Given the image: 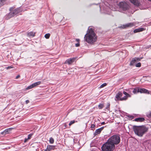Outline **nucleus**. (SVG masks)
<instances>
[{
  "instance_id": "2",
  "label": "nucleus",
  "mask_w": 151,
  "mask_h": 151,
  "mask_svg": "<svg viewBox=\"0 0 151 151\" xmlns=\"http://www.w3.org/2000/svg\"><path fill=\"white\" fill-rule=\"evenodd\" d=\"M133 129L135 134L140 137L142 136L148 130V129L144 126H134Z\"/></svg>"
},
{
  "instance_id": "16",
  "label": "nucleus",
  "mask_w": 151,
  "mask_h": 151,
  "mask_svg": "<svg viewBox=\"0 0 151 151\" xmlns=\"http://www.w3.org/2000/svg\"><path fill=\"white\" fill-rule=\"evenodd\" d=\"M79 39H76V41L74 42V44H75V46L76 47H78L79 46Z\"/></svg>"
},
{
  "instance_id": "11",
  "label": "nucleus",
  "mask_w": 151,
  "mask_h": 151,
  "mask_svg": "<svg viewBox=\"0 0 151 151\" xmlns=\"http://www.w3.org/2000/svg\"><path fill=\"white\" fill-rule=\"evenodd\" d=\"M104 128V127H101V128H99V129H96L95 130L94 133L95 135H96L98 134H99L101 133V131Z\"/></svg>"
},
{
  "instance_id": "5",
  "label": "nucleus",
  "mask_w": 151,
  "mask_h": 151,
  "mask_svg": "<svg viewBox=\"0 0 151 151\" xmlns=\"http://www.w3.org/2000/svg\"><path fill=\"white\" fill-rule=\"evenodd\" d=\"M13 9L12 8H10V10L11 11L6 16V19H8L14 17L21 11L20 8H18L14 9L12 11H11Z\"/></svg>"
},
{
  "instance_id": "35",
  "label": "nucleus",
  "mask_w": 151,
  "mask_h": 151,
  "mask_svg": "<svg viewBox=\"0 0 151 151\" xmlns=\"http://www.w3.org/2000/svg\"><path fill=\"white\" fill-rule=\"evenodd\" d=\"M13 67L12 66H8L7 67V69H9L13 68Z\"/></svg>"
},
{
  "instance_id": "24",
  "label": "nucleus",
  "mask_w": 151,
  "mask_h": 151,
  "mask_svg": "<svg viewBox=\"0 0 151 151\" xmlns=\"http://www.w3.org/2000/svg\"><path fill=\"white\" fill-rule=\"evenodd\" d=\"M104 107V105L103 104H100L98 105V107L99 109H102Z\"/></svg>"
},
{
  "instance_id": "1",
  "label": "nucleus",
  "mask_w": 151,
  "mask_h": 151,
  "mask_svg": "<svg viewBox=\"0 0 151 151\" xmlns=\"http://www.w3.org/2000/svg\"><path fill=\"white\" fill-rule=\"evenodd\" d=\"M84 39L88 43L93 45L96 42L97 37L93 29L91 28H88V32L84 36Z\"/></svg>"
},
{
  "instance_id": "43",
  "label": "nucleus",
  "mask_w": 151,
  "mask_h": 151,
  "mask_svg": "<svg viewBox=\"0 0 151 151\" xmlns=\"http://www.w3.org/2000/svg\"><path fill=\"white\" fill-rule=\"evenodd\" d=\"M130 90H131V91H132V89L131 88L129 89Z\"/></svg>"
},
{
  "instance_id": "28",
  "label": "nucleus",
  "mask_w": 151,
  "mask_h": 151,
  "mask_svg": "<svg viewBox=\"0 0 151 151\" xmlns=\"http://www.w3.org/2000/svg\"><path fill=\"white\" fill-rule=\"evenodd\" d=\"M50 34L49 33H47L45 35V37L46 39L49 38L50 37Z\"/></svg>"
},
{
  "instance_id": "38",
  "label": "nucleus",
  "mask_w": 151,
  "mask_h": 151,
  "mask_svg": "<svg viewBox=\"0 0 151 151\" xmlns=\"http://www.w3.org/2000/svg\"><path fill=\"white\" fill-rule=\"evenodd\" d=\"M25 102H26V103L27 104L28 103H29V101L28 100H26L25 101Z\"/></svg>"
},
{
  "instance_id": "13",
  "label": "nucleus",
  "mask_w": 151,
  "mask_h": 151,
  "mask_svg": "<svg viewBox=\"0 0 151 151\" xmlns=\"http://www.w3.org/2000/svg\"><path fill=\"white\" fill-rule=\"evenodd\" d=\"M11 128H9L5 129L3 132H1V134L5 135L9 133V132L12 130Z\"/></svg>"
},
{
  "instance_id": "25",
  "label": "nucleus",
  "mask_w": 151,
  "mask_h": 151,
  "mask_svg": "<svg viewBox=\"0 0 151 151\" xmlns=\"http://www.w3.org/2000/svg\"><path fill=\"white\" fill-rule=\"evenodd\" d=\"M110 103L109 102H108L107 104V105L106 106V109L108 110H109L110 109Z\"/></svg>"
},
{
  "instance_id": "22",
  "label": "nucleus",
  "mask_w": 151,
  "mask_h": 151,
  "mask_svg": "<svg viewBox=\"0 0 151 151\" xmlns=\"http://www.w3.org/2000/svg\"><path fill=\"white\" fill-rule=\"evenodd\" d=\"M6 1V0H0V6L3 5Z\"/></svg>"
},
{
  "instance_id": "27",
  "label": "nucleus",
  "mask_w": 151,
  "mask_h": 151,
  "mask_svg": "<svg viewBox=\"0 0 151 151\" xmlns=\"http://www.w3.org/2000/svg\"><path fill=\"white\" fill-rule=\"evenodd\" d=\"M123 93L125 95V96H127V97H131V95L130 94H129V93H127V92L124 91L123 92Z\"/></svg>"
},
{
  "instance_id": "34",
  "label": "nucleus",
  "mask_w": 151,
  "mask_h": 151,
  "mask_svg": "<svg viewBox=\"0 0 151 151\" xmlns=\"http://www.w3.org/2000/svg\"><path fill=\"white\" fill-rule=\"evenodd\" d=\"M32 135V134H29V135H28V137H27V139H30L31 138V137Z\"/></svg>"
},
{
  "instance_id": "4",
  "label": "nucleus",
  "mask_w": 151,
  "mask_h": 151,
  "mask_svg": "<svg viewBox=\"0 0 151 151\" xmlns=\"http://www.w3.org/2000/svg\"><path fill=\"white\" fill-rule=\"evenodd\" d=\"M108 140L114 146L118 144L120 141V139L119 135L114 134Z\"/></svg>"
},
{
  "instance_id": "21",
  "label": "nucleus",
  "mask_w": 151,
  "mask_h": 151,
  "mask_svg": "<svg viewBox=\"0 0 151 151\" xmlns=\"http://www.w3.org/2000/svg\"><path fill=\"white\" fill-rule=\"evenodd\" d=\"M132 92L134 93H137L139 92V89H137L136 88H134Z\"/></svg>"
},
{
  "instance_id": "10",
  "label": "nucleus",
  "mask_w": 151,
  "mask_h": 151,
  "mask_svg": "<svg viewBox=\"0 0 151 151\" xmlns=\"http://www.w3.org/2000/svg\"><path fill=\"white\" fill-rule=\"evenodd\" d=\"M129 1L131 3L137 6L139 5V2L138 0H129Z\"/></svg>"
},
{
  "instance_id": "14",
  "label": "nucleus",
  "mask_w": 151,
  "mask_h": 151,
  "mask_svg": "<svg viewBox=\"0 0 151 151\" xmlns=\"http://www.w3.org/2000/svg\"><path fill=\"white\" fill-rule=\"evenodd\" d=\"M139 91L140 93H145L149 94V92L145 88H139Z\"/></svg>"
},
{
  "instance_id": "32",
  "label": "nucleus",
  "mask_w": 151,
  "mask_h": 151,
  "mask_svg": "<svg viewBox=\"0 0 151 151\" xmlns=\"http://www.w3.org/2000/svg\"><path fill=\"white\" fill-rule=\"evenodd\" d=\"M107 84L106 83H104L101 84L100 86V88H103Z\"/></svg>"
},
{
  "instance_id": "17",
  "label": "nucleus",
  "mask_w": 151,
  "mask_h": 151,
  "mask_svg": "<svg viewBox=\"0 0 151 151\" xmlns=\"http://www.w3.org/2000/svg\"><path fill=\"white\" fill-rule=\"evenodd\" d=\"M144 30V28H141L138 29H136L134 31V33H137L139 32H141Z\"/></svg>"
},
{
  "instance_id": "33",
  "label": "nucleus",
  "mask_w": 151,
  "mask_h": 151,
  "mask_svg": "<svg viewBox=\"0 0 151 151\" xmlns=\"http://www.w3.org/2000/svg\"><path fill=\"white\" fill-rule=\"evenodd\" d=\"M141 66V63H138L136 64L135 65V66L137 67H140Z\"/></svg>"
},
{
  "instance_id": "30",
  "label": "nucleus",
  "mask_w": 151,
  "mask_h": 151,
  "mask_svg": "<svg viewBox=\"0 0 151 151\" xmlns=\"http://www.w3.org/2000/svg\"><path fill=\"white\" fill-rule=\"evenodd\" d=\"M142 58H134V60H135V61H139L141 59H142Z\"/></svg>"
},
{
  "instance_id": "31",
  "label": "nucleus",
  "mask_w": 151,
  "mask_h": 151,
  "mask_svg": "<svg viewBox=\"0 0 151 151\" xmlns=\"http://www.w3.org/2000/svg\"><path fill=\"white\" fill-rule=\"evenodd\" d=\"M75 122H76V121L74 120L71 121L70 122L69 124V126H70L73 124Z\"/></svg>"
},
{
  "instance_id": "3",
  "label": "nucleus",
  "mask_w": 151,
  "mask_h": 151,
  "mask_svg": "<svg viewBox=\"0 0 151 151\" xmlns=\"http://www.w3.org/2000/svg\"><path fill=\"white\" fill-rule=\"evenodd\" d=\"M115 148V146L107 140L103 145L101 149L102 151H113Z\"/></svg>"
},
{
  "instance_id": "26",
  "label": "nucleus",
  "mask_w": 151,
  "mask_h": 151,
  "mask_svg": "<svg viewBox=\"0 0 151 151\" xmlns=\"http://www.w3.org/2000/svg\"><path fill=\"white\" fill-rule=\"evenodd\" d=\"M49 142L50 144H53L54 142V139L52 137H50V139Z\"/></svg>"
},
{
  "instance_id": "23",
  "label": "nucleus",
  "mask_w": 151,
  "mask_h": 151,
  "mask_svg": "<svg viewBox=\"0 0 151 151\" xmlns=\"http://www.w3.org/2000/svg\"><path fill=\"white\" fill-rule=\"evenodd\" d=\"M136 61H135V60H134V58H133L131 62L130 65H134V63H135Z\"/></svg>"
},
{
  "instance_id": "36",
  "label": "nucleus",
  "mask_w": 151,
  "mask_h": 151,
  "mask_svg": "<svg viewBox=\"0 0 151 151\" xmlns=\"http://www.w3.org/2000/svg\"><path fill=\"white\" fill-rule=\"evenodd\" d=\"M95 125L94 124H92L91 125V128H93L95 127Z\"/></svg>"
},
{
  "instance_id": "7",
  "label": "nucleus",
  "mask_w": 151,
  "mask_h": 151,
  "mask_svg": "<svg viewBox=\"0 0 151 151\" xmlns=\"http://www.w3.org/2000/svg\"><path fill=\"white\" fill-rule=\"evenodd\" d=\"M134 25V24L133 22L128 23L121 26V27L122 28H125L127 27H131Z\"/></svg>"
},
{
  "instance_id": "41",
  "label": "nucleus",
  "mask_w": 151,
  "mask_h": 151,
  "mask_svg": "<svg viewBox=\"0 0 151 151\" xmlns=\"http://www.w3.org/2000/svg\"><path fill=\"white\" fill-rule=\"evenodd\" d=\"M105 122H102L101 123V124H105Z\"/></svg>"
},
{
  "instance_id": "12",
  "label": "nucleus",
  "mask_w": 151,
  "mask_h": 151,
  "mask_svg": "<svg viewBox=\"0 0 151 151\" xmlns=\"http://www.w3.org/2000/svg\"><path fill=\"white\" fill-rule=\"evenodd\" d=\"M55 149V146L48 145L47 146V150L48 151H50L51 150H53Z\"/></svg>"
},
{
  "instance_id": "18",
  "label": "nucleus",
  "mask_w": 151,
  "mask_h": 151,
  "mask_svg": "<svg viewBox=\"0 0 151 151\" xmlns=\"http://www.w3.org/2000/svg\"><path fill=\"white\" fill-rule=\"evenodd\" d=\"M35 33L33 32H31L27 34V36L28 37L32 36L34 37L35 36Z\"/></svg>"
},
{
  "instance_id": "44",
  "label": "nucleus",
  "mask_w": 151,
  "mask_h": 151,
  "mask_svg": "<svg viewBox=\"0 0 151 151\" xmlns=\"http://www.w3.org/2000/svg\"><path fill=\"white\" fill-rule=\"evenodd\" d=\"M65 127L66 126V124H65Z\"/></svg>"
},
{
  "instance_id": "9",
  "label": "nucleus",
  "mask_w": 151,
  "mask_h": 151,
  "mask_svg": "<svg viewBox=\"0 0 151 151\" xmlns=\"http://www.w3.org/2000/svg\"><path fill=\"white\" fill-rule=\"evenodd\" d=\"M122 96V93L121 92H119L116 95L115 98V100L117 101H120L121 98Z\"/></svg>"
},
{
  "instance_id": "40",
  "label": "nucleus",
  "mask_w": 151,
  "mask_h": 151,
  "mask_svg": "<svg viewBox=\"0 0 151 151\" xmlns=\"http://www.w3.org/2000/svg\"><path fill=\"white\" fill-rule=\"evenodd\" d=\"M20 77V76L19 75H17L16 77V79H18V78H19V77Z\"/></svg>"
},
{
  "instance_id": "39",
  "label": "nucleus",
  "mask_w": 151,
  "mask_h": 151,
  "mask_svg": "<svg viewBox=\"0 0 151 151\" xmlns=\"http://www.w3.org/2000/svg\"><path fill=\"white\" fill-rule=\"evenodd\" d=\"M148 116L151 117V111H150L149 112V114L148 115Z\"/></svg>"
},
{
  "instance_id": "37",
  "label": "nucleus",
  "mask_w": 151,
  "mask_h": 151,
  "mask_svg": "<svg viewBox=\"0 0 151 151\" xmlns=\"http://www.w3.org/2000/svg\"><path fill=\"white\" fill-rule=\"evenodd\" d=\"M28 140H29V139H27V138H25L24 140V142H27V141Z\"/></svg>"
},
{
  "instance_id": "42",
  "label": "nucleus",
  "mask_w": 151,
  "mask_h": 151,
  "mask_svg": "<svg viewBox=\"0 0 151 151\" xmlns=\"http://www.w3.org/2000/svg\"><path fill=\"white\" fill-rule=\"evenodd\" d=\"M44 151H48L47 150V148Z\"/></svg>"
},
{
  "instance_id": "20",
  "label": "nucleus",
  "mask_w": 151,
  "mask_h": 151,
  "mask_svg": "<svg viewBox=\"0 0 151 151\" xmlns=\"http://www.w3.org/2000/svg\"><path fill=\"white\" fill-rule=\"evenodd\" d=\"M128 97H127V96H125L121 98L120 101H124L126 100Z\"/></svg>"
},
{
  "instance_id": "15",
  "label": "nucleus",
  "mask_w": 151,
  "mask_h": 151,
  "mask_svg": "<svg viewBox=\"0 0 151 151\" xmlns=\"http://www.w3.org/2000/svg\"><path fill=\"white\" fill-rule=\"evenodd\" d=\"M145 119L143 117H139L138 118H136L135 119V121L137 122H142L145 120Z\"/></svg>"
},
{
  "instance_id": "6",
  "label": "nucleus",
  "mask_w": 151,
  "mask_h": 151,
  "mask_svg": "<svg viewBox=\"0 0 151 151\" xmlns=\"http://www.w3.org/2000/svg\"><path fill=\"white\" fill-rule=\"evenodd\" d=\"M119 5L120 7L123 10H125L128 8V6L127 4L124 2H121L119 3Z\"/></svg>"
},
{
  "instance_id": "8",
  "label": "nucleus",
  "mask_w": 151,
  "mask_h": 151,
  "mask_svg": "<svg viewBox=\"0 0 151 151\" xmlns=\"http://www.w3.org/2000/svg\"><path fill=\"white\" fill-rule=\"evenodd\" d=\"M76 58H73L67 59L65 62V64H68V65L71 64L76 59Z\"/></svg>"
},
{
  "instance_id": "29",
  "label": "nucleus",
  "mask_w": 151,
  "mask_h": 151,
  "mask_svg": "<svg viewBox=\"0 0 151 151\" xmlns=\"http://www.w3.org/2000/svg\"><path fill=\"white\" fill-rule=\"evenodd\" d=\"M33 88H34L33 86V85H32H32H30V86H28V87H27V88H26V89L27 90H29V89H31Z\"/></svg>"
},
{
  "instance_id": "19",
  "label": "nucleus",
  "mask_w": 151,
  "mask_h": 151,
  "mask_svg": "<svg viewBox=\"0 0 151 151\" xmlns=\"http://www.w3.org/2000/svg\"><path fill=\"white\" fill-rule=\"evenodd\" d=\"M41 83V82L39 81L36 82H35L34 83H33L32 84L34 87H35L38 85H40Z\"/></svg>"
}]
</instances>
